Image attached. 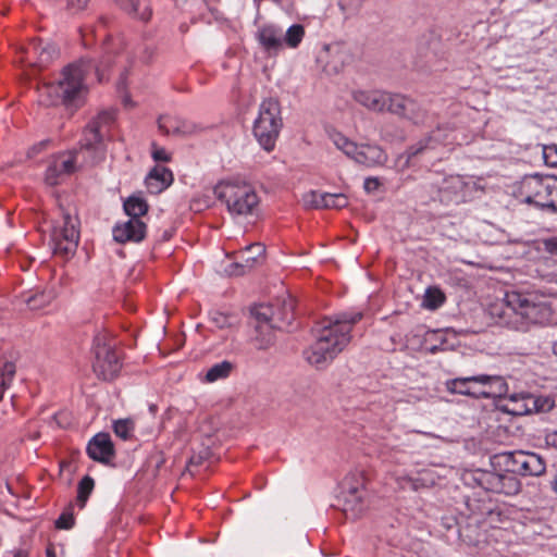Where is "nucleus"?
<instances>
[{
  "label": "nucleus",
  "instance_id": "nucleus-1",
  "mask_svg": "<svg viewBox=\"0 0 557 557\" xmlns=\"http://www.w3.org/2000/svg\"><path fill=\"white\" fill-rule=\"evenodd\" d=\"M499 458L506 468L504 472L476 469L467 474V480L486 492L511 496L518 494L521 488L516 473L540 476L546 470L545 460L535 453L508 451L502 454Z\"/></svg>",
  "mask_w": 557,
  "mask_h": 557
},
{
  "label": "nucleus",
  "instance_id": "nucleus-2",
  "mask_svg": "<svg viewBox=\"0 0 557 557\" xmlns=\"http://www.w3.org/2000/svg\"><path fill=\"white\" fill-rule=\"evenodd\" d=\"M361 318L360 312H344L323 319L313 331L314 342L304 350L305 360L319 370L325 369L348 346L352 326Z\"/></svg>",
  "mask_w": 557,
  "mask_h": 557
},
{
  "label": "nucleus",
  "instance_id": "nucleus-3",
  "mask_svg": "<svg viewBox=\"0 0 557 557\" xmlns=\"http://www.w3.org/2000/svg\"><path fill=\"white\" fill-rule=\"evenodd\" d=\"M111 54H106L98 65L89 60H81L65 66L57 83H47L38 86V101L44 106H58L60 103L66 107L77 108L84 101L87 92L84 83L86 74L95 69L98 81L104 78V71L110 66Z\"/></svg>",
  "mask_w": 557,
  "mask_h": 557
},
{
  "label": "nucleus",
  "instance_id": "nucleus-4",
  "mask_svg": "<svg viewBox=\"0 0 557 557\" xmlns=\"http://www.w3.org/2000/svg\"><path fill=\"white\" fill-rule=\"evenodd\" d=\"M499 313L504 325L520 332H527L532 325L546 324L553 319L550 305L535 295L508 292Z\"/></svg>",
  "mask_w": 557,
  "mask_h": 557
},
{
  "label": "nucleus",
  "instance_id": "nucleus-5",
  "mask_svg": "<svg viewBox=\"0 0 557 557\" xmlns=\"http://www.w3.org/2000/svg\"><path fill=\"white\" fill-rule=\"evenodd\" d=\"M213 193L234 216L252 214L260 201L255 188L249 183L238 180L218 183Z\"/></svg>",
  "mask_w": 557,
  "mask_h": 557
},
{
  "label": "nucleus",
  "instance_id": "nucleus-6",
  "mask_svg": "<svg viewBox=\"0 0 557 557\" xmlns=\"http://www.w3.org/2000/svg\"><path fill=\"white\" fill-rule=\"evenodd\" d=\"M446 389L451 394L473 398H497L508 391L505 379L500 375L478 374L447 380Z\"/></svg>",
  "mask_w": 557,
  "mask_h": 557
},
{
  "label": "nucleus",
  "instance_id": "nucleus-7",
  "mask_svg": "<svg viewBox=\"0 0 557 557\" xmlns=\"http://www.w3.org/2000/svg\"><path fill=\"white\" fill-rule=\"evenodd\" d=\"M282 126L283 120L278 101L273 98L263 100L253 125V135L265 151L274 149Z\"/></svg>",
  "mask_w": 557,
  "mask_h": 557
},
{
  "label": "nucleus",
  "instance_id": "nucleus-8",
  "mask_svg": "<svg viewBox=\"0 0 557 557\" xmlns=\"http://www.w3.org/2000/svg\"><path fill=\"white\" fill-rule=\"evenodd\" d=\"M95 361L92 363L96 375L104 381L114 380L121 369V357L108 339L106 333H99L94 338Z\"/></svg>",
  "mask_w": 557,
  "mask_h": 557
},
{
  "label": "nucleus",
  "instance_id": "nucleus-9",
  "mask_svg": "<svg viewBox=\"0 0 557 557\" xmlns=\"http://www.w3.org/2000/svg\"><path fill=\"white\" fill-rule=\"evenodd\" d=\"M78 219L70 213H64L59 225L51 233L53 253L64 259L73 257L79 242Z\"/></svg>",
  "mask_w": 557,
  "mask_h": 557
},
{
  "label": "nucleus",
  "instance_id": "nucleus-10",
  "mask_svg": "<svg viewBox=\"0 0 557 557\" xmlns=\"http://www.w3.org/2000/svg\"><path fill=\"white\" fill-rule=\"evenodd\" d=\"M295 300L289 296L277 299L275 304L259 305L251 310L256 321L271 323L276 330H287L295 319Z\"/></svg>",
  "mask_w": 557,
  "mask_h": 557
},
{
  "label": "nucleus",
  "instance_id": "nucleus-11",
  "mask_svg": "<svg viewBox=\"0 0 557 557\" xmlns=\"http://www.w3.org/2000/svg\"><path fill=\"white\" fill-rule=\"evenodd\" d=\"M332 140L339 150L359 164L366 166L382 165L387 159L386 153L379 146H358L339 133L332 135Z\"/></svg>",
  "mask_w": 557,
  "mask_h": 557
},
{
  "label": "nucleus",
  "instance_id": "nucleus-12",
  "mask_svg": "<svg viewBox=\"0 0 557 557\" xmlns=\"http://www.w3.org/2000/svg\"><path fill=\"white\" fill-rule=\"evenodd\" d=\"M557 187V180L552 176L529 175L519 185L518 194L527 203L540 207L547 205V197Z\"/></svg>",
  "mask_w": 557,
  "mask_h": 557
},
{
  "label": "nucleus",
  "instance_id": "nucleus-13",
  "mask_svg": "<svg viewBox=\"0 0 557 557\" xmlns=\"http://www.w3.org/2000/svg\"><path fill=\"white\" fill-rule=\"evenodd\" d=\"M113 121V113L110 111H103L91 120L84 131L81 147L82 149L92 151L95 153L96 160L94 162L101 160L104 156L102 145L103 135Z\"/></svg>",
  "mask_w": 557,
  "mask_h": 557
},
{
  "label": "nucleus",
  "instance_id": "nucleus-14",
  "mask_svg": "<svg viewBox=\"0 0 557 557\" xmlns=\"http://www.w3.org/2000/svg\"><path fill=\"white\" fill-rule=\"evenodd\" d=\"M363 479L359 474H351L342 482L343 512L347 519L355 520L361 516L366 509L363 502Z\"/></svg>",
  "mask_w": 557,
  "mask_h": 557
},
{
  "label": "nucleus",
  "instance_id": "nucleus-15",
  "mask_svg": "<svg viewBox=\"0 0 557 557\" xmlns=\"http://www.w3.org/2000/svg\"><path fill=\"white\" fill-rule=\"evenodd\" d=\"M386 112L414 124L424 123L426 119V111L417 101L400 94H389Z\"/></svg>",
  "mask_w": 557,
  "mask_h": 557
},
{
  "label": "nucleus",
  "instance_id": "nucleus-16",
  "mask_svg": "<svg viewBox=\"0 0 557 557\" xmlns=\"http://www.w3.org/2000/svg\"><path fill=\"white\" fill-rule=\"evenodd\" d=\"M58 55L50 42L33 39L23 50L21 62L32 67H44Z\"/></svg>",
  "mask_w": 557,
  "mask_h": 557
},
{
  "label": "nucleus",
  "instance_id": "nucleus-17",
  "mask_svg": "<svg viewBox=\"0 0 557 557\" xmlns=\"http://www.w3.org/2000/svg\"><path fill=\"white\" fill-rule=\"evenodd\" d=\"M76 154V151H64L51 157L45 174L46 183L50 186L58 185L63 176L74 173Z\"/></svg>",
  "mask_w": 557,
  "mask_h": 557
},
{
  "label": "nucleus",
  "instance_id": "nucleus-18",
  "mask_svg": "<svg viewBox=\"0 0 557 557\" xmlns=\"http://www.w3.org/2000/svg\"><path fill=\"white\" fill-rule=\"evenodd\" d=\"M265 248L260 243L247 246L237 253L235 262L231 263L226 269L230 275H243L246 271L251 270L258 260L264 255Z\"/></svg>",
  "mask_w": 557,
  "mask_h": 557
},
{
  "label": "nucleus",
  "instance_id": "nucleus-19",
  "mask_svg": "<svg viewBox=\"0 0 557 557\" xmlns=\"http://www.w3.org/2000/svg\"><path fill=\"white\" fill-rule=\"evenodd\" d=\"M158 127L164 135L185 137L200 132L196 123L183 120L178 116L161 115L158 120Z\"/></svg>",
  "mask_w": 557,
  "mask_h": 557
},
{
  "label": "nucleus",
  "instance_id": "nucleus-20",
  "mask_svg": "<svg viewBox=\"0 0 557 557\" xmlns=\"http://www.w3.org/2000/svg\"><path fill=\"white\" fill-rule=\"evenodd\" d=\"M146 235V224L140 219H128L113 228V238L117 243L141 242Z\"/></svg>",
  "mask_w": 557,
  "mask_h": 557
},
{
  "label": "nucleus",
  "instance_id": "nucleus-21",
  "mask_svg": "<svg viewBox=\"0 0 557 557\" xmlns=\"http://www.w3.org/2000/svg\"><path fill=\"white\" fill-rule=\"evenodd\" d=\"M88 456L99 462L107 463L114 456V448L108 433H98L87 446Z\"/></svg>",
  "mask_w": 557,
  "mask_h": 557
},
{
  "label": "nucleus",
  "instance_id": "nucleus-22",
  "mask_svg": "<svg viewBox=\"0 0 557 557\" xmlns=\"http://www.w3.org/2000/svg\"><path fill=\"white\" fill-rule=\"evenodd\" d=\"M389 94L381 90H357L352 92L356 102L373 112H385Z\"/></svg>",
  "mask_w": 557,
  "mask_h": 557
},
{
  "label": "nucleus",
  "instance_id": "nucleus-23",
  "mask_svg": "<svg viewBox=\"0 0 557 557\" xmlns=\"http://www.w3.org/2000/svg\"><path fill=\"white\" fill-rule=\"evenodd\" d=\"M173 182L172 172L164 166H154L145 180L148 191L158 195L166 189Z\"/></svg>",
  "mask_w": 557,
  "mask_h": 557
},
{
  "label": "nucleus",
  "instance_id": "nucleus-24",
  "mask_svg": "<svg viewBox=\"0 0 557 557\" xmlns=\"http://www.w3.org/2000/svg\"><path fill=\"white\" fill-rule=\"evenodd\" d=\"M257 39L268 52H277L283 48V32L275 25H264L259 28Z\"/></svg>",
  "mask_w": 557,
  "mask_h": 557
},
{
  "label": "nucleus",
  "instance_id": "nucleus-25",
  "mask_svg": "<svg viewBox=\"0 0 557 557\" xmlns=\"http://www.w3.org/2000/svg\"><path fill=\"white\" fill-rule=\"evenodd\" d=\"M467 183L460 176H449L444 180L440 187V200L442 202H458L465 198Z\"/></svg>",
  "mask_w": 557,
  "mask_h": 557
},
{
  "label": "nucleus",
  "instance_id": "nucleus-26",
  "mask_svg": "<svg viewBox=\"0 0 557 557\" xmlns=\"http://www.w3.org/2000/svg\"><path fill=\"white\" fill-rule=\"evenodd\" d=\"M524 400L523 407L516 411V413L522 414V413H531V412H548L550 411L555 403L554 400L548 396H533V395H527L522 397Z\"/></svg>",
  "mask_w": 557,
  "mask_h": 557
},
{
  "label": "nucleus",
  "instance_id": "nucleus-27",
  "mask_svg": "<svg viewBox=\"0 0 557 557\" xmlns=\"http://www.w3.org/2000/svg\"><path fill=\"white\" fill-rule=\"evenodd\" d=\"M124 11L147 21L151 16L149 0H114Z\"/></svg>",
  "mask_w": 557,
  "mask_h": 557
},
{
  "label": "nucleus",
  "instance_id": "nucleus-28",
  "mask_svg": "<svg viewBox=\"0 0 557 557\" xmlns=\"http://www.w3.org/2000/svg\"><path fill=\"white\" fill-rule=\"evenodd\" d=\"M255 330L257 333L255 342L258 349H268L274 344V331L276 327H274L271 323L265 321H256Z\"/></svg>",
  "mask_w": 557,
  "mask_h": 557
},
{
  "label": "nucleus",
  "instance_id": "nucleus-29",
  "mask_svg": "<svg viewBox=\"0 0 557 557\" xmlns=\"http://www.w3.org/2000/svg\"><path fill=\"white\" fill-rule=\"evenodd\" d=\"M445 140V136L441 128L433 131L430 136L424 139H421L416 145H412L407 150V162L414 156L423 152L426 149H433L436 144L443 143Z\"/></svg>",
  "mask_w": 557,
  "mask_h": 557
},
{
  "label": "nucleus",
  "instance_id": "nucleus-30",
  "mask_svg": "<svg viewBox=\"0 0 557 557\" xmlns=\"http://www.w3.org/2000/svg\"><path fill=\"white\" fill-rule=\"evenodd\" d=\"M54 298L52 290H36L23 295V300L30 310H38L49 305Z\"/></svg>",
  "mask_w": 557,
  "mask_h": 557
},
{
  "label": "nucleus",
  "instance_id": "nucleus-31",
  "mask_svg": "<svg viewBox=\"0 0 557 557\" xmlns=\"http://www.w3.org/2000/svg\"><path fill=\"white\" fill-rule=\"evenodd\" d=\"M467 507L470 511V515L475 518V522L478 523L492 524L494 522V518L499 516L498 512H495L491 508L481 507L476 499H468Z\"/></svg>",
  "mask_w": 557,
  "mask_h": 557
},
{
  "label": "nucleus",
  "instance_id": "nucleus-32",
  "mask_svg": "<svg viewBox=\"0 0 557 557\" xmlns=\"http://www.w3.org/2000/svg\"><path fill=\"white\" fill-rule=\"evenodd\" d=\"M124 211L129 219H140L148 212V203L140 196L133 195L124 201Z\"/></svg>",
  "mask_w": 557,
  "mask_h": 557
},
{
  "label": "nucleus",
  "instance_id": "nucleus-33",
  "mask_svg": "<svg viewBox=\"0 0 557 557\" xmlns=\"http://www.w3.org/2000/svg\"><path fill=\"white\" fill-rule=\"evenodd\" d=\"M233 368V363L226 360L213 364L206 373V382L212 383L218 380L227 377L231 374Z\"/></svg>",
  "mask_w": 557,
  "mask_h": 557
},
{
  "label": "nucleus",
  "instance_id": "nucleus-34",
  "mask_svg": "<svg viewBox=\"0 0 557 557\" xmlns=\"http://www.w3.org/2000/svg\"><path fill=\"white\" fill-rule=\"evenodd\" d=\"M95 486V481L91 476L85 475L78 483L77 487V503L81 508L85 507V504L91 494Z\"/></svg>",
  "mask_w": 557,
  "mask_h": 557
},
{
  "label": "nucleus",
  "instance_id": "nucleus-35",
  "mask_svg": "<svg viewBox=\"0 0 557 557\" xmlns=\"http://www.w3.org/2000/svg\"><path fill=\"white\" fill-rule=\"evenodd\" d=\"M304 36V26L300 24H294L287 29L285 37L283 38V42L285 41L290 48H296L301 42Z\"/></svg>",
  "mask_w": 557,
  "mask_h": 557
},
{
  "label": "nucleus",
  "instance_id": "nucleus-36",
  "mask_svg": "<svg viewBox=\"0 0 557 557\" xmlns=\"http://www.w3.org/2000/svg\"><path fill=\"white\" fill-rule=\"evenodd\" d=\"M323 209H342L348 205V198L344 194H323Z\"/></svg>",
  "mask_w": 557,
  "mask_h": 557
},
{
  "label": "nucleus",
  "instance_id": "nucleus-37",
  "mask_svg": "<svg viewBox=\"0 0 557 557\" xmlns=\"http://www.w3.org/2000/svg\"><path fill=\"white\" fill-rule=\"evenodd\" d=\"M15 374V366L12 362H7L0 369V400L3 397L4 391L11 384Z\"/></svg>",
  "mask_w": 557,
  "mask_h": 557
},
{
  "label": "nucleus",
  "instance_id": "nucleus-38",
  "mask_svg": "<svg viewBox=\"0 0 557 557\" xmlns=\"http://www.w3.org/2000/svg\"><path fill=\"white\" fill-rule=\"evenodd\" d=\"M445 301L444 294L437 288H428L424 295V306L429 309H436Z\"/></svg>",
  "mask_w": 557,
  "mask_h": 557
},
{
  "label": "nucleus",
  "instance_id": "nucleus-39",
  "mask_svg": "<svg viewBox=\"0 0 557 557\" xmlns=\"http://www.w3.org/2000/svg\"><path fill=\"white\" fill-rule=\"evenodd\" d=\"M134 429L133 421L129 419L117 420L114 422L113 430L116 436L127 440Z\"/></svg>",
  "mask_w": 557,
  "mask_h": 557
},
{
  "label": "nucleus",
  "instance_id": "nucleus-40",
  "mask_svg": "<svg viewBox=\"0 0 557 557\" xmlns=\"http://www.w3.org/2000/svg\"><path fill=\"white\" fill-rule=\"evenodd\" d=\"M323 194L324 193H319V191H314V190L306 194L304 196L305 206H307L309 208H314V209H323V207H322V203L324 202Z\"/></svg>",
  "mask_w": 557,
  "mask_h": 557
},
{
  "label": "nucleus",
  "instance_id": "nucleus-41",
  "mask_svg": "<svg viewBox=\"0 0 557 557\" xmlns=\"http://www.w3.org/2000/svg\"><path fill=\"white\" fill-rule=\"evenodd\" d=\"M404 480L407 482V484L410 486L411 490L418 491L420 487L428 486L430 484H433L434 481L432 478H411L406 476Z\"/></svg>",
  "mask_w": 557,
  "mask_h": 557
},
{
  "label": "nucleus",
  "instance_id": "nucleus-42",
  "mask_svg": "<svg viewBox=\"0 0 557 557\" xmlns=\"http://www.w3.org/2000/svg\"><path fill=\"white\" fill-rule=\"evenodd\" d=\"M210 320L219 329H224L232 325L231 318L222 312H213Z\"/></svg>",
  "mask_w": 557,
  "mask_h": 557
},
{
  "label": "nucleus",
  "instance_id": "nucleus-43",
  "mask_svg": "<svg viewBox=\"0 0 557 557\" xmlns=\"http://www.w3.org/2000/svg\"><path fill=\"white\" fill-rule=\"evenodd\" d=\"M74 525V517L70 511L63 512L55 521L58 529L69 530Z\"/></svg>",
  "mask_w": 557,
  "mask_h": 557
},
{
  "label": "nucleus",
  "instance_id": "nucleus-44",
  "mask_svg": "<svg viewBox=\"0 0 557 557\" xmlns=\"http://www.w3.org/2000/svg\"><path fill=\"white\" fill-rule=\"evenodd\" d=\"M544 158L546 163L557 166V145H549L544 147Z\"/></svg>",
  "mask_w": 557,
  "mask_h": 557
},
{
  "label": "nucleus",
  "instance_id": "nucleus-45",
  "mask_svg": "<svg viewBox=\"0 0 557 557\" xmlns=\"http://www.w3.org/2000/svg\"><path fill=\"white\" fill-rule=\"evenodd\" d=\"M543 247L550 256L557 257V236L544 239Z\"/></svg>",
  "mask_w": 557,
  "mask_h": 557
},
{
  "label": "nucleus",
  "instance_id": "nucleus-46",
  "mask_svg": "<svg viewBox=\"0 0 557 557\" xmlns=\"http://www.w3.org/2000/svg\"><path fill=\"white\" fill-rule=\"evenodd\" d=\"M380 186L381 183L377 177H368L364 180L363 188L369 194L376 191Z\"/></svg>",
  "mask_w": 557,
  "mask_h": 557
},
{
  "label": "nucleus",
  "instance_id": "nucleus-47",
  "mask_svg": "<svg viewBox=\"0 0 557 557\" xmlns=\"http://www.w3.org/2000/svg\"><path fill=\"white\" fill-rule=\"evenodd\" d=\"M548 203L542 205V209H547L554 213H557V187H555V191L550 193V196L547 197Z\"/></svg>",
  "mask_w": 557,
  "mask_h": 557
},
{
  "label": "nucleus",
  "instance_id": "nucleus-48",
  "mask_svg": "<svg viewBox=\"0 0 557 557\" xmlns=\"http://www.w3.org/2000/svg\"><path fill=\"white\" fill-rule=\"evenodd\" d=\"M90 0H67V7L72 11L84 10Z\"/></svg>",
  "mask_w": 557,
  "mask_h": 557
},
{
  "label": "nucleus",
  "instance_id": "nucleus-49",
  "mask_svg": "<svg viewBox=\"0 0 557 557\" xmlns=\"http://www.w3.org/2000/svg\"><path fill=\"white\" fill-rule=\"evenodd\" d=\"M153 147H154V149L152 151V157L156 161L168 162L170 160L169 154L166 153V151L163 148H158L156 146H153Z\"/></svg>",
  "mask_w": 557,
  "mask_h": 557
},
{
  "label": "nucleus",
  "instance_id": "nucleus-50",
  "mask_svg": "<svg viewBox=\"0 0 557 557\" xmlns=\"http://www.w3.org/2000/svg\"><path fill=\"white\" fill-rule=\"evenodd\" d=\"M47 144L48 141H40L39 144L32 147L28 151V157H34L35 154L42 151L46 148Z\"/></svg>",
  "mask_w": 557,
  "mask_h": 557
},
{
  "label": "nucleus",
  "instance_id": "nucleus-51",
  "mask_svg": "<svg viewBox=\"0 0 557 557\" xmlns=\"http://www.w3.org/2000/svg\"><path fill=\"white\" fill-rule=\"evenodd\" d=\"M189 463L190 465H195V466H198L201 463V457H196V456H193L189 460Z\"/></svg>",
  "mask_w": 557,
  "mask_h": 557
},
{
  "label": "nucleus",
  "instance_id": "nucleus-52",
  "mask_svg": "<svg viewBox=\"0 0 557 557\" xmlns=\"http://www.w3.org/2000/svg\"><path fill=\"white\" fill-rule=\"evenodd\" d=\"M14 557H27V554L23 550H18L14 554Z\"/></svg>",
  "mask_w": 557,
  "mask_h": 557
},
{
  "label": "nucleus",
  "instance_id": "nucleus-53",
  "mask_svg": "<svg viewBox=\"0 0 557 557\" xmlns=\"http://www.w3.org/2000/svg\"><path fill=\"white\" fill-rule=\"evenodd\" d=\"M553 351L557 355V341L553 344Z\"/></svg>",
  "mask_w": 557,
  "mask_h": 557
},
{
  "label": "nucleus",
  "instance_id": "nucleus-54",
  "mask_svg": "<svg viewBox=\"0 0 557 557\" xmlns=\"http://www.w3.org/2000/svg\"><path fill=\"white\" fill-rule=\"evenodd\" d=\"M47 557H55V556L52 550L47 549Z\"/></svg>",
  "mask_w": 557,
  "mask_h": 557
},
{
  "label": "nucleus",
  "instance_id": "nucleus-55",
  "mask_svg": "<svg viewBox=\"0 0 557 557\" xmlns=\"http://www.w3.org/2000/svg\"><path fill=\"white\" fill-rule=\"evenodd\" d=\"M344 2H345V0H342V1L339 2V7H341V9H342L343 11L345 10Z\"/></svg>",
  "mask_w": 557,
  "mask_h": 557
},
{
  "label": "nucleus",
  "instance_id": "nucleus-56",
  "mask_svg": "<svg viewBox=\"0 0 557 557\" xmlns=\"http://www.w3.org/2000/svg\"><path fill=\"white\" fill-rule=\"evenodd\" d=\"M150 411L153 413L156 411V406L154 405H151L150 406Z\"/></svg>",
  "mask_w": 557,
  "mask_h": 557
},
{
  "label": "nucleus",
  "instance_id": "nucleus-57",
  "mask_svg": "<svg viewBox=\"0 0 557 557\" xmlns=\"http://www.w3.org/2000/svg\"><path fill=\"white\" fill-rule=\"evenodd\" d=\"M510 399H511V400H513V401H517V396H516V395H512V396L510 397Z\"/></svg>",
  "mask_w": 557,
  "mask_h": 557
},
{
  "label": "nucleus",
  "instance_id": "nucleus-58",
  "mask_svg": "<svg viewBox=\"0 0 557 557\" xmlns=\"http://www.w3.org/2000/svg\"><path fill=\"white\" fill-rule=\"evenodd\" d=\"M555 490L557 491V476H556V480H555Z\"/></svg>",
  "mask_w": 557,
  "mask_h": 557
},
{
  "label": "nucleus",
  "instance_id": "nucleus-59",
  "mask_svg": "<svg viewBox=\"0 0 557 557\" xmlns=\"http://www.w3.org/2000/svg\"><path fill=\"white\" fill-rule=\"evenodd\" d=\"M273 1H274V2H276V3H278V2H280V0H273Z\"/></svg>",
  "mask_w": 557,
  "mask_h": 557
},
{
  "label": "nucleus",
  "instance_id": "nucleus-60",
  "mask_svg": "<svg viewBox=\"0 0 557 557\" xmlns=\"http://www.w3.org/2000/svg\"><path fill=\"white\" fill-rule=\"evenodd\" d=\"M556 435H557V432H556Z\"/></svg>",
  "mask_w": 557,
  "mask_h": 557
}]
</instances>
